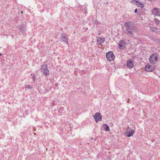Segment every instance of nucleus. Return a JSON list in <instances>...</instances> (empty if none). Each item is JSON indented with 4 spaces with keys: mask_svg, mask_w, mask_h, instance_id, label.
<instances>
[{
    "mask_svg": "<svg viewBox=\"0 0 160 160\" xmlns=\"http://www.w3.org/2000/svg\"><path fill=\"white\" fill-rule=\"evenodd\" d=\"M41 72L46 76L49 74V71L47 64H43L40 69Z\"/></svg>",
    "mask_w": 160,
    "mask_h": 160,
    "instance_id": "f257e3e1",
    "label": "nucleus"
},
{
    "mask_svg": "<svg viewBox=\"0 0 160 160\" xmlns=\"http://www.w3.org/2000/svg\"><path fill=\"white\" fill-rule=\"evenodd\" d=\"M106 57L107 60L109 61H112L115 58V56L112 52L109 51L106 53Z\"/></svg>",
    "mask_w": 160,
    "mask_h": 160,
    "instance_id": "f03ea898",
    "label": "nucleus"
},
{
    "mask_svg": "<svg viewBox=\"0 0 160 160\" xmlns=\"http://www.w3.org/2000/svg\"><path fill=\"white\" fill-rule=\"evenodd\" d=\"M134 132V130L132 129L130 127H128L125 132V135L128 137H130L133 135Z\"/></svg>",
    "mask_w": 160,
    "mask_h": 160,
    "instance_id": "7ed1b4c3",
    "label": "nucleus"
},
{
    "mask_svg": "<svg viewBox=\"0 0 160 160\" xmlns=\"http://www.w3.org/2000/svg\"><path fill=\"white\" fill-rule=\"evenodd\" d=\"M61 38L62 41L65 42L67 45H68V38L67 35L66 34L63 33L62 34Z\"/></svg>",
    "mask_w": 160,
    "mask_h": 160,
    "instance_id": "20e7f679",
    "label": "nucleus"
},
{
    "mask_svg": "<svg viewBox=\"0 0 160 160\" xmlns=\"http://www.w3.org/2000/svg\"><path fill=\"white\" fill-rule=\"evenodd\" d=\"M157 60V57L153 54L151 55L149 58V61L152 64L155 63Z\"/></svg>",
    "mask_w": 160,
    "mask_h": 160,
    "instance_id": "39448f33",
    "label": "nucleus"
},
{
    "mask_svg": "<svg viewBox=\"0 0 160 160\" xmlns=\"http://www.w3.org/2000/svg\"><path fill=\"white\" fill-rule=\"evenodd\" d=\"M94 118L96 122L102 120V118L99 112H97L94 116Z\"/></svg>",
    "mask_w": 160,
    "mask_h": 160,
    "instance_id": "423d86ee",
    "label": "nucleus"
},
{
    "mask_svg": "<svg viewBox=\"0 0 160 160\" xmlns=\"http://www.w3.org/2000/svg\"><path fill=\"white\" fill-rule=\"evenodd\" d=\"M152 12V13L156 16L160 17V9L157 8L153 9Z\"/></svg>",
    "mask_w": 160,
    "mask_h": 160,
    "instance_id": "0eeeda50",
    "label": "nucleus"
},
{
    "mask_svg": "<svg viewBox=\"0 0 160 160\" xmlns=\"http://www.w3.org/2000/svg\"><path fill=\"white\" fill-rule=\"evenodd\" d=\"M155 69V68L154 66H152L149 65H147L145 67V70L146 71L152 72Z\"/></svg>",
    "mask_w": 160,
    "mask_h": 160,
    "instance_id": "6e6552de",
    "label": "nucleus"
},
{
    "mask_svg": "<svg viewBox=\"0 0 160 160\" xmlns=\"http://www.w3.org/2000/svg\"><path fill=\"white\" fill-rule=\"evenodd\" d=\"M127 66L128 68L131 69L134 66L133 61L130 59H129L127 62Z\"/></svg>",
    "mask_w": 160,
    "mask_h": 160,
    "instance_id": "1a4fd4ad",
    "label": "nucleus"
},
{
    "mask_svg": "<svg viewBox=\"0 0 160 160\" xmlns=\"http://www.w3.org/2000/svg\"><path fill=\"white\" fill-rule=\"evenodd\" d=\"M126 44V41L124 40H122L118 43V46L120 48L122 47L123 46Z\"/></svg>",
    "mask_w": 160,
    "mask_h": 160,
    "instance_id": "9d476101",
    "label": "nucleus"
},
{
    "mask_svg": "<svg viewBox=\"0 0 160 160\" xmlns=\"http://www.w3.org/2000/svg\"><path fill=\"white\" fill-rule=\"evenodd\" d=\"M103 128H104V129L106 131H110V129L109 128L108 126V125L106 124H104L103 125Z\"/></svg>",
    "mask_w": 160,
    "mask_h": 160,
    "instance_id": "9b49d317",
    "label": "nucleus"
},
{
    "mask_svg": "<svg viewBox=\"0 0 160 160\" xmlns=\"http://www.w3.org/2000/svg\"><path fill=\"white\" fill-rule=\"evenodd\" d=\"M127 34L129 36L132 37H133L134 35L132 31H128Z\"/></svg>",
    "mask_w": 160,
    "mask_h": 160,
    "instance_id": "f8f14e48",
    "label": "nucleus"
},
{
    "mask_svg": "<svg viewBox=\"0 0 160 160\" xmlns=\"http://www.w3.org/2000/svg\"><path fill=\"white\" fill-rule=\"evenodd\" d=\"M134 1L137 2L136 5L138 6V7L142 8L144 7V5L142 3L140 2H138L137 1H135V0H134Z\"/></svg>",
    "mask_w": 160,
    "mask_h": 160,
    "instance_id": "ddd939ff",
    "label": "nucleus"
},
{
    "mask_svg": "<svg viewBox=\"0 0 160 160\" xmlns=\"http://www.w3.org/2000/svg\"><path fill=\"white\" fill-rule=\"evenodd\" d=\"M99 38L100 39V41L99 40H98L97 41L98 42V43L99 44L101 45L105 41L104 39L101 38Z\"/></svg>",
    "mask_w": 160,
    "mask_h": 160,
    "instance_id": "4468645a",
    "label": "nucleus"
},
{
    "mask_svg": "<svg viewBox=\"0 0 160 160\" xmlns=\"http://www.w3.org/2000/svg\"><path fill=\"white\" fill-rule=\"evenodd\" d=\"M131 25V23L130 22H127L125 23V26L128 27V29H130L129 27H130V25Z\"/></svg>",
    "mask_w": 160,
    "mask_h": 160,
    "instance_id": "2eb2a0df",
    "label": "nucleus"
},
{
    "mask_svg": "<svg viewBox=\"0 0 160 160\" xmlns=\"http://www.w3.org/2000/svg\"><path fill=\"white\" fill-rule=\"evenodd\" d=\"M25 88L28 89H31L32 88V87L31 86L27 85H25Z\"/></svg>",
    "mask_w": 160,
    "mask_h": 160,
    "instance_id": "dca6fc26",
    "label": "nucleus"
},
{
    "mask_svg": "<svg viewBox=\"0 0 160 160\" xmlns=\"http://www.w3.org/2000/svg\"><path fill=\"white\" fill-rule=\"evenodd\" d=\"M154 21L156 23L158 24H159L160 23V21L157 19H155L154 20Z\"/></svg>",
    "mask_w": 160,
    "mask_h": 160,
    "instance_id": "f3484780",
    "label": "nucleus"
},
{
    "mask_svg": "<svg viewBox=\"0 0 160 160\" xmlns=\"http://www.w3.org/2000/svg\"><path fill=\"white\" fill-rule=\"evenodd\" d=\"M36 77V76L35 75H34V74L33 75L32 79L34 81L35 80V78Z\"/></svg>",
    "mask_w": 160,
    "mask_h": 160,
    "instance_id": "a211bd4d",
    "label": "nucleus"
},
{
    "mask_svg": "<svg viewBox=\"0 0 160 160\" xmlns=\"http://www.w3.org/2000/svg\"><path fill=\"white\" fill-rule=\"evenodd\" d=\"M137 12H138V10H137V9H136L135 10H134V12L135 13H136Z\"/></svg>",
    "mask_w": 160,
    "mask_h": 160,
    "instance_id": "6ab92c4d",
    "label": "nucleus"
},
{
    "mask_svg": "<svg viewBox=\"0 0 160 160\" xmlns=\"http://www.w3.org/2000/svg\"><path fill=\"white\" fill-rule=\"evenodd\" d=\"M2 55V54L0 53V56H1Z\"/></svg>",
    "mask_w": 160,
    "mask_h": 160,
    "instance_id": "aec40b11",
    "label": "nucleus"
},
{
    "mask_svg": "<svg viewBox=\"0 0 160 160\" xmlns=\"http://www.w3.org/2000/svg\"><path fill=\"white\" fill-rule=\"evenodd\" d=\"M98 35H101L100 33H98Z\"/></svg>",
    "mask_w": 160,
    "mask_h": 160,
    "instance_id": "412c9836",
    "label": "nucleus"
},
{
    "mask_svg": "<svg viewBox=\"0 0 160 160\" xmlns=\"http://www.w3.org/2000/svg\"><path fill=\"white\" fill-rule=\"evenodd\" d=\"M94 139L93 138H91V140H93Z\"/></svg>",
    "mask_w": 160,
    "mask_h": 160,
    "instance_id": "4be33fe9",
    "label": "nucleus"
},
{
    "mask_svg": "<svg viewBox=\"0 0 160 160\" xmlns=\"http://www.w3.org/2000/svg\"><path fill=\"white\" fill-rule=\"evenodd\" d=\"M32 75V74H31V75Z\"/></svg>",
    "mask_w": 160,
    "mask_h": 160,
    "instance_id": "5701e85b",
    "label": "nucleus"
},
{
    "mask_svg": "<svg viewBox=\"0 0 160 160\" xmlns=\"http://www.w3.org/2000/svg\"><path fill=\"white\" fill-rule=\"evenodd\" d=\"M159 40V41H160V40Z\"/></svg>",
    "mask_w": 160,
    "mask_h": 160,
    "instance_id": "b1692460",
    "label": "nucleus"
}]
</instances>
